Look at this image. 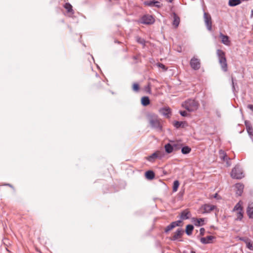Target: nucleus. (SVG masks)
<instances>
[{
  "instance_id": "f257e3e1",
  "label": "nucleus",
  "mask_w": 253,
  "mask_h": 253,
  "mask_svg": "<svg viewBox=\"0 0 253 253\" xmlns=\"http://www.w3.org/2000/svg\"><path fill=\"white\" fill-rule=\"evenodd\" d=\"M147 119L151 128L156 129L158 131H162L163 126L161 123V119L158 116L153 113H149L147 114Z\"/></svg>"
},
{
  "instance_id": "f03ea898",
  "label": "nucleus",
  "mask_w": 253,
  "mask_h": 253,
  "mask_svg": "<svg viewBox=\"0 0 253 253\" xmlns=\"http://www.w3.org/2000/svg\"><path fill=\"white\" fill-rule=\"evenodd\" d=\"M216 54L222 70L224 72H227L228 67L225 52L218 49L216 50Z\"/></svg>"
},
{
  "instance_id": "7ed1b4c3",
  "label": "nucleus",
  "mask_w": 253,
  "mask_h": 253,
  "mask_svg": "<svg viewBox=\"0 0 253 253\" xmlns=\"http://www.w3.org/2000/svg\"><path fill=\"white\" fill-rule=\"evenodd\" d=\"M198 102L192 99H189L182 104V106L189 112H193L196 110L198 108Z\"/></svg>"
},
{
  "instance_id": "20e7f679",
  "label": "nucleus",
  "mask_w": 253,
  "mask_h": 253,
  "mask_svg": "<svg viewBox=\"0 0 253 253\" xmlns=\"http://www.w3.org/2000/svg\"><path fill=\"white\" fill-rule=\"evenodd\" d=\"M231 176L232 178L240 179L244 177L243 169L239 165H236L231 172Z\"/></svg>"
},
{
  "instance_id": "39448f33",
  "label": "nucleus",
  "mask_w": 253,
  "mask_h": 253,
  "mask_svg": "<svg viewBox=\"0 0 253 253\" xmlns=\"http://www.w3.org/2000/svg\"><path fill=\"white\" fill-rule=\"evenodd\" d=\"M164 157V154L161 151H156L152 154L145 158L146 160L151 163H154L157 159L161 160Z\"/></svg>"
},
{
  "instance_id": "423d86ee",
  "label": "nucleus",
  "mask_w": 253,
  "mask_h": 253,
  "mask_svg": "<svg viewBox=\"0 0 253 253\" xmlns=\"http://www.w3.org/2000/svg\"><path fill=\"white\" fill-rule=\"evenodd\" d=\"M139 22L143 24L151 25L154 23L155 19L152 15L146 14L141 17Z\"/></svg>"
},
{
  "instance_id": "0eeeda50",
  "label": "nucleus",
  "mask_w": 253,
  "mask_h": 253,
  "mask_svg": "<svg viewBox=\"0 0 253 253\" xmlns=\"http://www.w3.org/2000/svg\"><path fill=\"white\" fill-rule=\"evenodd\" d=\"M204 19L207 29L209 31H211L212 29V21L210 14L208 13L204 12Z\"/></svg>"
},
{
  "instance_id": "6e6552de",
  "label": "nucleus",
  "mask_w": 253,
  "mask_h": 253,
  "mask_svg": "<svg viewBox=\"0 0 253 253\" xmlns=\"http://www.w3.org/2000/svg\"><path fill=\"white\" fill-rule=\"evenodd\" d=\"M190 65L193 69L194 70H198L201 67L200 60L199 59L194 57L191 59Z\"/></svg>"
},
{
  "instance_id": "1a4fd4ad",
  "label": "nucleus",
  "mask_w": 253,
  "mask_h": 253,
  "mask_svg": "<svg viewBox=\"0 0 253 253\" xmlns=\"http://www.w3.org/2000/svg\"><path fill=\"white\" fill-rule=\"evenodd\" d=\"M159 113L167 118H170L171 112L170 108L163 107L159 109Z\"/></svg>"
},
{
  "instance_id": "9d476101",
  "label": "nucleus",
  "mask_w": 253,
  "mask_h": 253,
  "mask_svg": "<svg viewBox=\"0 0 253 253\" xmlns=\"http://www.w3.org/2000/svg\"><path fill=\"white\" fill-rule=\"evenodd\" d=\"M215 237L213 236H208L206 237H201L200 239V242L203 244H208L212 243V240L214 239Z\"/></svg>"
},
{
  "instance_id": "9b49d317",
  "label": "nucleus",
  "mask_w": 253,
  "mask_h": 253,
  "mask_svg": "<svg viewBox=\"0 0 253 253\" xmlns=\"http://www.w3.org/2000/svg\"><path fill=\"white\" fill-rule=\"evenodd\" d=\"M173 126L176 128H184L188 126V124L185 121H175L173 122Z\"/></svg>"
},
{
  "instance_id": "f8f14e48",
  "label": "nucleus",
  "mask_w": 253,
  "mask_h": 253,
  "mask_svg": "<svg viewBox=\"0 0 253 253\" xmlns=\"http://www.w3.org/2000/svg\"><path fill=\"white\" fill-rule=\"evenodd\" d=\"M184 233L183 230L182 229L178 228L177 229L176 232L174 233L173 236L170 238L172 241H175L179 238H180Z\"/></svg>"
},
{
  "instance_id": "ddd939ff",
  "label": "nucleus",
  "mask_w": 253,
  "mask_h": 253,
  "mask_svg": "<svg viewBox=\"0 0 253 253\" xmlns=\"http://www.w3.org/2000/svg\"><path fill=\"white\" fill-rule=\"evenodd\" d=\"M205 219L204 218H197L193 217L192 222L196 226H201L204 225Z\"/></svg>"
},
{
  "instance_id": "4468645a",
  "label": "nucleus",
  "mask_w": 253,
  "mask_h": 253,
  "mask_svg": "<svg viewBox=\"0 0 253 253\" xmlns=\"http://www.w3.org/2000/svg\"><path fill=\"white\" fill-rule=\"evenodd\" d=\"M190 216H191L190 212L189 211V210L188 209L183 211L180 213V218L182 220L188 219L190 218Z\"/></svg>"
},
{
  "instance_id": "2eb2a0df",
  "label": "nucleus",
  "mask_w": 253,
  "mask_h": 253,
  "mask_svg": "<svg viewBox=\"0 0 253 253\" xmlns=\"http://www.w3.org/2000/svg\"><path fill=\"white\" fill-rule=\"evenodd\" d=\"M204 211L203 213H208L214 210L216 207L214 205L205 204L203 206Z\"/></svg>"
},
{
  "instance_id": "dca6fc26",
  "label": "nucleus",
  "mask_w": 253,
  "mask_h": 253,
  "mask_svg": "<svg viewBox=\"0 0 253 253\" xmlns=\"http://www.w3.org/2000/svg\"><path fill=\"white\" fill-rule=\"evenodd\" d=\"M247 213L249 218H253V203H249L247 209Z\"/></svg>"
},
{
  "instance_id": "f3484780",
  "label": "nucleus",
  "mask_w": 253,
  "mask_h": 253,
  "mask_svg": "<svg viewBox=\"0 0 253 253\" xmlns=\"http://www.w3.org/2000/svg\"><path fill=\"white\" fill-rule=\"evenodd\" d=\"M244 185L241 183H237L235 185V188L237 189L236 190V194L238 196H241L244 189Z\"/></svg>"
},
{
  "instance_id": "a211bd4d",
  "label": "nucleus",
  "mask_w": 253,
  "mask_h": 253,
  "mask_svg": "<svg viewBox=\"0 0 253 253\" xmlns=\"http://www.w3.org/2000/svg\"><path fill=\"white\" fill-rule=\"evenodd\" d=\"M173 20L172 22V25L174 26L175 28H177L178 27L180 23V18L175 13H173Z\"/></svg>"
},
{
  "instance_id": "6ab92c4d",
  "label": "nucleus",
  "mask_w": 253,
  "mask_h": 253,
  "mask_svg": "<svg viewBox=\"0 0 253 253\" xmlns=\"http://www.w3.org/2000/svg\"><path fill=\"white\" fill-rule=\"evenodd\" d=\"M245 124L248 133L250 136L253 135V128L250 123V122L248 121H246L245 122Z\"/></svg>"
},
{
  "instance_id": "aec40b11",
  "label": "nucleus",
  "mask_w": 253,
  "mask_h": 253,
  "mask_svg": "<svg viewBox=\"0 0 253 253\" xmlns=\"http://www.w3.org/2000/svg\"><path fill=\"white\" fill-rule=\"evenodd\" d=\"M220 37L221 38V42L224 44L226 45H230V41L229 40V38L228 36H227L226 35H224L221 33Z\"/></svg>"
},
{
  "instance_id": "412c9836",
  "label": "nucleus",
  "mask_w": 253,
  "mask_h": 253,
  "mask_svg": "<svg viewBox=\"0 0 253 253\" xmlns=\"http://www.w3.org/2000/svg\"><path fill=\"white\" fill-rule=\"evenodd\" d=\"M145 175L147 179L152 180L154 178L155 174L153 170H149L145 172Z\"/></svg>"
},
{
  "instance_id": "4be33fe9",
  "label": "nucleus",
  "mask_w": 253,
  "mask_h": 253,
  "mask_svg": "<svg viewBox=\"0 0 253 253\" xmlns=\"http://www.w3.org/2000/svg\"><path fill=\"white\" fill-rule=\"evenodd\" d=\"M165 151L168 154H170L174 151L172 144L170 143H167L165 145Z\"/></svg>"
},
{
  "instance_id": "5701e85b",
  "label": "nucleus",
  "mask_w": 253,
  "mask_h": 253,
  "mask_svg": "<svg viewBox=\"0 0 253 253\" xmlns=\"http://www.w3.org/2000/svg\"><path fill=\"white\" fill-rule=\"evenodd\" d=\"M194 230V226L192 224H188L186 226L185 232L186 234L190 236L192 235V232Z\"/></svg>"
},
{
  "instance_id": "b1692460",
  "label": "nucleus",
  "mask_w": 253,
  "mask_h": 253,
  "mask_svg": "<svg viewBox=\"0 0 253 253\" xmlns=\"http://www.w3.org/2000/svg\"><path fill=\"white\" fill-rule=\"evenodd\" d=\"M219 154L220 158L221 160L224 161H225V160H227V159L230 160V159L227 157L226 153L223 150H220L219 151Z\"/></svg>"
},
{
  "instance_id": "393cba45",
  "label": "nucleus",
  "mask_w": 253,
  "mask_h": 253,
  "mask_svg": "<svg viewBox=\"0 0 253 253\" xmlns=\"http://www.w3.org/2000/svg\"><path fill=\"white\" fill-rule=\"evenodd\" d=\"M141 104L144 106H146L150 103L149 98L148 96H143L141 98Z\"/></svg>"
},
{
  "instance_id": "a878e982",
  "label": "nucleus",
  "mask_w": 253,
  "mask_h": 253,
  "mask_svg": "<svg viewBox=\"0 0 253 253\" xmlns=\"http://www.w3.org/2000/svg\"><path fill=\"white\" fill-rule=\"evenodd\" d=\"M241 3V0H229L228 4L230 6H235Z\"/></svg>"
},
{
  "instance_id": "bb28decb",
  "label": "nucleus",
  "mask_w": 253,
  "mask_h": 253,
  "mask_svg": "<svg viewBox=\"0 0 253 253\" xmlns=\"http://www.w3.org/2000/svg\"><path fill=\"white\" fill-rule=\"evenodd\" d=\"M156 3H159V1L157 0H151L145 1L144 2V4L145 5H147V6H151V7L154 6V5Z\"/></svg>"
},
{
  "instance_id": "cd10ccee",
  "label": "nucleus",
  "mask_w": 253,
  "mask_h": 253,
  "mask_svg": "<svg viewBox=\"0 0 253 253\" xmlns=\"http://www.w3.org/2000/svg\"><path fill=\"white\" fill-rule=\"evenodd\" d=\"M64 7L67 10V12L74 13L72 5L68 2L64 5Z\"/></svg>"
},
{
  "instance_id": "c85d7f7f",
  "label": "nucleus",
  "mask_w": 253,
  "mask_h": 253,
  "mask_svg": "<svg viewBox=\"0 0 253 253\" xmlns=\"http://www.w3.org/2000/svg\"><path fill=\"white\" fill-rule=\"evenodd\" d=\"M181 152L183 154H189L191 151V148L188 146H185L183 147H181Z\"/></svg>"
},
{
  "instance_id": "c756f323",
  "label": "nucleus",
  "mask_w": 253,
  "mask_h": 253,
  "mask_svg": "<svg viewBox=\"0 0 253 253\" xmlns=\"http://www.w3.org/2000/svg\"><path fill=\"white\" fill-rule=\"evenodd\" d=\"M175 225L176 224L172 222L169 225L166 227L165 229V232L166 233H168L169 231L171 230L172 229L175 227Z\"/></svg>"
},
{
  "instance_id": "7c9ffc66",
  "label": "nucleus",
  "mask_w": 253,
  "mask_h": 253,
  "mask_svg": "<svg viewBox=\"0 0 253 253\" xmlns=\"http://www.w3.org/2000/svg\"><path fill=\"white\" fill-rule=\"evenodd\" d=\"M179 186V182L178 180H176L174 181L172 186V191L175 192L177 191L178 187Z\"/></svg>"
},
{
  "instance_id": "2f4dec72",
  "label": "nucleus",
  "mask_w": 253,
  "mask_h": 253,
  "mask_svg": "<svg viewBox=\"0 0 253 253\" xmlns=\"http://www.w3.org/2000/svg\"><path fill=\"white\" fill-rule=\"evenodd\" d=\"M151 83H148L147 85L146 86H145V87H144L145 91L147 93H148L149 94H151Z\"/></svg>"
},
{
  "instance_id": "473e14b6",
  "label": "nucleus",
  "mask_w": 253,
  "mask_h": 253,
  "mask_svg": "<svg viewBox=\"0 0 253 253\" xmlns=\"http://www.w3.org/2000/svg\"><path fill=\"white\" fill-rule=\"evenodd\" d=\"M136 41L138 43L143 45V46H145L146 42L144 39L137 37L136 38Z\"/></svg>"
},
{
  "instance_id": "72a5a7b5",
  "label": "nucleus",
  "mask_w": 253,
  "mask_h": 253,
  "mask_svg": "<svg viewBox=\"0 0 253 253\" xmlns=\"http://www.w3.org/2000/svg\"><path fill=\"white\" fill-rule=\"evenodd\" d=\"M173 148L174 151H177L181 149V144L178 143H174L172 144Z\"/></svg>"
},
{
  "instance_id": "f704fd0d",
  "label": "nucleus",
  "mask_w": 253,
  "mask_h": 253,
  "mask_svg": "<svg viewBox=\"0 0 253 253\" xmlns=\"http://www.w3.org/2000/svg\"><path fill=\"white\" fill-rule=\"evenodd\" d=\"M139 85L137 83H134L132 85V89L135 92H138L139 90Z\"/></svg>"
},
{
  "instance_id": "c9c22d12",
  "label": "nucleus",
  "mask_w": 253,
  "mask_h": 253,
  "mask_svg": "<svg viewBox=\"0 0 253 253\" xmlns=\"http://www.w3.org/2000/svg\"><path fill=\"white\" fill-rule=\"evenodd\" d=\"M157 66L163 69V71H166L168 70V68L163 63L158 62L157 63Z\"/></svg>"
},
{
  "instance_id": "e433bc0d",
  "label": "nucleus",
  "mask_w": 253,
  "mask_h": 253,
  "mask_svg": "<svg viewBox=\"0 0 253 253\" xmlns=\"http://www.w3.org/2000/svg\"><path fill=\"white\" fill-rule=\"evenodd\" d=\"M233 211H243V208L241 206V205L239 204V203H237L235 205V206L234 207V208L233 209Z\"/></svg>"
},
{
  "instance_id": "4c0bfd02",
  "label": "nucleus",
  "mask_w": 253,
  "mask_h": 253,
  "mask_svg": "<svg viewBox=\"0 0 253 253\" xmlns=\"http://www.w3.org/2000/svg\"><path fill=\"white\" fill-rule=\"evenodd\" d=\"M243 217V212L242 211H239L237 213V218L238 219L241 220Z\"/></svg>"
},
{
  "instance_id": "58836bf2",
  "label": "nucleus",
  "mask_w": 253,
  "mask_h": 253,
  "mask_svg": "<svg viewBox=\"0 0 253 253\" xmlns=\"http://www.w3.org/2000/svg\"><path fill=\"white\" fill-rule=\"evenodd\" d=\"M247 247L251 250H253V246L252 243L251 242L250 240L248 241L246 243Z\"/></svg>"
},
{
  "instance_id": "ea45409f",
  "label": "nucleus",
  "mask_w": 253,
  "mask_h": 253,
  "mask_svg": "<svg viewBox=\"0 0 253 253\" xmlns=\"http://www.w3.org/2000/svg\"><path fill=\"white\" fill-rule=\"evenodd\" d=\"M239 239L240 241L244 242L246 244L247 243V242H248V241L250 240V239L246 237H239Z\"/></svg>"
},
{
  "instance_id": "a19ab883",
  "label": "nucleus",
  "mask_w": 253,
  "mask_h": 253,
  "mask_svg": "<svg viewBox=\"0 0 253 253\" xmlns=\"http://www.w3.org/2000/svg\"><path fill=\"white\" fill-rule=\"evenodd\" d=\"M232 90L233 91H234V90H235V85H237V83H235L234 82V81L235 80H234V78L233 77H232Z\"/></svg>"
},
{
  "instance_id": "79ce46f5",
  "label": "nucleus",
  "mask_w": 253,
  "mask_h": 253,
  "mask_svg": "<svg viewBox=\"0 0 253 253\" xmlns=\"http://www.w3.org/2000/svg\"><path fill=\"white\" fill-rule=\"evenodd\" d=\"M179 113L183 117H186L188 115V114L185 111H180Z\"/></svg>"
},
{
  "instance_id": "37998d69",
  "label": "nucleus",
  "mask_w": 253,
  "mask_h": 253,
  "mask_svg": "<svg viewBox=\"0 0 253 253\" xmlns=\"http://www.w3.org/2000/svg\"><path fill=\"white\" fill-rule=\"evenodd\" d=\"M205 229L204 228H201L200 229V235L203 236L205 235Z\"/></svg>"
},
{
  "instance_id": "c03bdc74",
  "label": "nucleus",
  "mask_w": 253,
  "mask_h": 253,
  "mask_svg": "<svg viewBox=\"0 0 253 253\" xmlns=\"http://www.w3.org/2000/svg\"><path fill=\"white\" fill-rule=\"evenodd\" d=\"M181 222H182V220H179L173 222V223H175V224H176V225H175V227L179 226H180V224Z\"/></svg>"
},
{
  "instance_id": "a18cd8bd",
  "label": "nucleus",
  "mask_w": 253,
  "mask_h": 253,
  "mask_svg": "<svg viewBox=\"0 0 253 253\" xmlns=\"http://www.w3.org/2000/svg\"><path fill=\"white\" fill-rule=\"evenodd\" d=\"M162 4H161L160 2L159 1V3H156L154 5V6L157 7V8H160L162 6Z\"/></svg>"
},
{
  "instance_id": "49530a36",
  "label": "nucleus",
  "mask_w": 253,
  "mask_h": 253,
  "mask_svg": "<svg viewBox=\"0 0 253 253\" xmlns=\"http://www.w3.org/2000/svg\"><path fill=\"white\" fill-rule=\"evenodd\" d=\"M248 108L250 109L253 112V105L252 104H249L248 105Z\"/></svg>"
},
{
  "instance_id": "de8ad7c7",
  "label": "nucleus",
  "mask_w": 253,
  "mask_h": 253,
  "mask_svg": "<svg viewBox=\"0 0 253 253\" xmlns=\"http://www.w3.org/2000/svg\"><path fill=\"white\" fill-rule=\"evenodd\" d=\"M213 197H214V198H216V199H220V198H220V197L218 195V194H217V193H215V194L214 195Z\"/></svg>"
},
{
  "instance_id": "09e8293b",
  "label": "nucleus",
  "mask_w": 253,
  "mask_h": 253,
  "mask_svg": "<svg viewBox=\"0 0 253 253\" xmlns=\"http://www.w3.org/2000/svg\"><path fill=\"white\" fill-rule=\"evenodd\" d=\"M226 161V164L228 166H230L231 165V163L230 162V160L227 159V160H225Z\"/></svg>"
},
{
  "instance_id": "8fccbe9b",
  "label": "nucleus",
  "mask_w": 253,
  "mask_h": 253,
  "mask_svg": "<svg viewBox=\"0 0 253 253\" xmlns=\"http://www.w3.org/2000/svg\"><path fill=\"white\" fill-rule=\"evenodd\" d=\"M4 185L8 186H9L10 187H12V186L10 184H8V183L5 184H4Z\"/></svg>"
},
{
  "instance_id": "3c124183",
  "label": "nucleus",
  "mask_w": 253,
  "mask_h": 253,
  "mask_svg": "<svg viewBox=\"0 0 253 253\" xmlns=\"http://www.w3.org/2000/svg\"><path fill=\"white\" fill-rule=\"evenodd\" d=\"M133 59L134 60H137V59H138V58H137V56H134L133 57Z\"/></svg>"
},
{
  "instance_id": "603ef678",
  "label": "nucleus",
  "mask_w": 253,
  "mask_h": 253,
  "mask_svg": "<svg viewBox=\"0 0 253 253\" xmlns=\"http://www.w3.org/2000/svg\"><path fill=\"white\" fill-rule=\"evenodd\" d=\"M251 17H253V9L251 11Z\"/></svg>"
},
{
  "instance_id": "864d4df0",
  "label": "nucleus",
  "mask_w": 253,
  "mask_h": 253,
  "mask_svg": "<svg viewBox=\"0 0 253 253\" xmlns=\"http://www.w3.org/2000/svg\"><path fill=\"white\" fill-rule=\"evenodd\" d=\"M190 253H196L194 251H191Z\"/></svg>"
},
{
  "instance_id": "5fc2aeb1",
  "label": "nucleus",
  "mask_w": 253,
  "mask_h": 253,
  "mask_svg": "<svg viewBox=\"0 0 253 253\" xmlns=\"http://www.w3.org/2000/svg\"><path fill=\"white\" fill-rule=\"evenodd\" d=\"M173 0H169V2H172Z\"/></svg>"
}]
</instances>
